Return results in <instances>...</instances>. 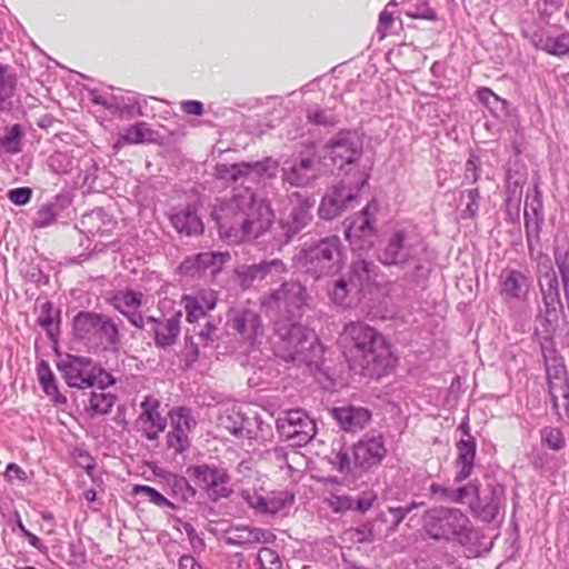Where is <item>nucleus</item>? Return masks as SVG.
Masks as SVG:
<instances>
[{
	"label": "nucleus",
	"instance_id": "53",
	"mask_svg": "<svg viewBox=\"0 0 569 569\" xmlns=\"http://www.w3.org/2000/svg\"><path fill=\"white\" fill-rule=\"evenodd\" d=\"M133 493L138 496H143L150 502L154 503L158 507H169L173 508V505L159 491L154 488L143 485H137L133 488Z\"/></svg>",
	"mask_w": 569,
	"mask_h": 569
},
{
	"label": "nucleus",
	"instance_id": "64",
	"mask_svg": "<svg viewBox=\"0 0 569 569\" xmlns=\"http://www.w3.org/2000/svg\"><path fill=\"white\" fill-rule=\"evenodd\" d=\"M180 107L187 114L202 116L204 113L203 103L198 100H184L180 103Z\"/></svg>",
	"mask_w": 569,
	"mask_h": 569
},
{
	"label": "nucleus",
	"instance_id": "19",
	"mask_svg": "<svg viewBox=\"0 0 569 569\" xmlns=\"http://www.w3.org/2000/svg\"><path fill=\"white\" fill-rule=\"evenodd\" d=\"M278 162L271 158H266L262 161L256 162H240L231 164L226 169V173L233 182H256L264 178H272L276 176Z\"/></svg>",
	"mask_w": 569,
	"mask_h": 569
},
{
	"label": "nucleus",
	"instance_id": "35",
	"mask_svg": "<svg viewBox=\"0 0 569 569\" xmlns=\"http://www.w3.org/2000/svg\"><path fill=\"white\" fill-rule=\"evenodd\" d=\"M170 221L179 233L197 236L202 233L203 223L197 211L190 207L177 210L170 216Z\"/></svg>",
	"mask_w": 569,
	"mask_h": 569
},
{
	"label": "nucleus",
	"instance_id": "2",
	"mask_svg": "<svg viewBox=\"0 0 569 569\" xmlns=\"http://www.w3.org/2000/svg\"><path fill=\"white\" fill-rule=\"evenodd\" d=\"M341 341L345 356L353 370L370 377H381L395 366L396 360L385 337L365 322L346 325Z\"/></svg>",
	"mask_w": 569,
	"mask_h": 569
},
{
	"label": "nucleus",
	"instance_id": "23",
	"mask_svg": "<svg viewBox=\"0 0 569 569\" xmlns=\"http://www.w3.org/2000/svg\"><path fill=\"white\" fill-rule=\"evenodd\" d=\"M292 196L297 199V204L292 208L288 218L280 221V227L283 232V239L280 240V243L289 242L291 238L303 230L312 219L311 209L315 202L310 201L308 198H302L297 192Z\"/></svg>",
	"mask_w": 569,
	"mask_h": 569
},
{
	"label": "nucleus",
	"instance_id": "1",
	"mask_svg": "<svg viewBox=\"0 0 569 569\" xmlns=\"http://www.w3.org/2000/svg\"><path fill=\"white\" fill-rule=\"evenodd\" d=\"M212 217L220 238L228 243L259 238L269 230L274 219L270 203L249 187L237 190L230 200L216 207Z\"/></svg>",
	"mask_w": 569,
	"mask_h": 569
},
{
	"label": "nucleus",
	"instance_id": "42",
	"mask_svg": "<svg viewBox=\"0 0 569 569\" xmlns=\"http://www.w3.org/2000/svg\"><path fill=\"white\" fill-rule=\"evenodd\" d=\"M230 258L229 252H201L194 257V266L198 270L210 269L211 274L214 276Z\"/></svg>",
	"mask_w": 569,
	"mask_h": 569
},
{
	"label": "nucleus",
	"instance_id": "5",
	"mask_svg": "<svg viewBox=\"0 0 569 569\" xmlns=\"http://www.w3.org/2000/svg\"><path fill=\"white\" fill-rule=\"evenodd\" d=\"M423 529L435 540H457L467 545L471 540L472 525L467 515L457 508L433 507L423 516Z\"/></svg>",
	"mask_w": 569,
	"mask_h": 569
},
{
	"label": "nucleus",
	"instance_id": "56",
	"mask_svg": "<svg viewBox=\"0 0 569 569\" xmlns=\"http://www.w3.org/2000/svg\"><path fill=\"white\" fill-rule=\"evenodd\" d=\"M307 118L309 122L318 126H333L337 122L336 116L323 109H308Z\"/></svg>",
	"mask_w": 569,
	"mask_h": 569
},
{
	"label": "nucleus",
	"instance_id": "34",
	"mask_svg": "<svg viewBox=\"0 0 569 569\" xmlns=\"http://www.w3.org/2000/svg\"><path fill=\"white\" fill-rule=\"evenodd\" d=\"M431 491L435 495H440L445 500L457 503L468 502L470 505V502H476L480 489L478 483L472 481L458 488L432 485Z\"/></svg>",
	"mask_w": 569,
	"mask_h": 569
},
{
	"label": "nucleus",
	"instance_id": "22",
	"mask_svg": "<svg viewBox=\"0 0 569 569\" xmlns=\"http://www.w3.org/2000/svg\"><path fill=\"white\" fill-rule=\"evenodd\" d=\"M307 293L303 286L299 282L290 281L284 282L280 289L272 292L267 301L270 307H276L279 310H284L291 316L296 313L306 305Z\"/></svg>",
	"mask_w": 569,
	"mask_h": 569
},
{
	"label": "nucleus",
	"instance_id": "63",
	"mask_svg": "<svg viewBox=\"0 0 569 569\" xmlns=\"http://www.w3.org/2000/svg\"><path fill=\"white\" fill-rule=\"evenodd\" d=\"M114 382L116 380L111 373L97 366V370L94 372V385L99 386V390L106 391V388L112 386Z\"/></svg>",
	"mask_w": 569,
	"mask_h": 569
},
{
	"label": "nucleus",
	"instance_id": "15",
	"mask_svg": "<svg viewBox=\"0 0 569 569\" xmlns=\"http://www.w3.org/2000/svg\"><path fill=\"white\" fill-rule=\"evenodd\" d=\"M58 368L69 387L84 389L94 386L97 365L90 358L68 356Z\"/></svg>",
	"mask_w": 569,
	"mask_h": 569
},
{
	"label": "nucleus",
	"instance_id": "21",
	"mask_svg": "<svg viewBox=\"0 0 569 569\" xmlns=\"http://www.w3.org/2000/svg\"><path fill=\"white\" fill-rule=\"evenodd\" d=\"M499 286L503 301L522 302L528 299L531 281L522 271L507 268L499 276Z\"/></svg>",
	"mask_w": 569,
	"mask_h": 569
},
{
	"label": "nucleus",
	"instance_id": "57",
	"mask_svg": "<svg viewBox=\"0 0 569 569\" xmlns=\"http://www.w3.org/2000/svg\"><path fill=\"white\" fill-rule=\"evenodd\" d=\"M326 502L335 512H345L355 508V500L349 496L330 495Z\"/></svg>",
	"mask_w": 569,
	"mask_h": 569
},
{
	"label": "nucleus",
	"instance_id": "25",
	"mask_svg": "<svg viewBox=\"0 0 569 569\" xmlns=\"http://www.w3.org/2000/svg\"><path fill=\"white\" fill-rule=\"evenodd\" d=\"M90 96L94 104L104 107L112 114L119 117L141 114L140 107L133 97L98 91H92Z\"/></svg>",
	"mask_w": 569,
	"mask_h": 569
},
{
	"label": "nucleus",
	"instance_id": "45",
	"mask_svg": "<svg viewBox=\"0 0 569 569\" xmlns=\"http://www.w3.org/2000/svg\"><path fill=\"white\" fill-rule=\"evenodd\" d=\"M116 396L104 390L92 391L89 399V410L94 415H107L112 409Z\"/></svg>",
	"mask_w": 569,
	"mask_h": 569
},
{
	"label": "nucleus",
	"instance_id": "60",
	"mask_svg": "<svg viewBox=\"0 0 569 569\" xmlns=\"http://www.w3.org/2000/svg\"><path fill=\"white\" fill-rule=\"evenodd\" d=\"M31 196L32 190L28 187L14 188L8 192V199L17 206L27 204L30 201Z\"/></svg>",
	"mask_w": 569,
	"mask_h": 569
},
{
	"label": "nucleus",
	"instance_id": "58",
	"mask_svg": "<svg viewBox=\"0 0 569 569\" xmlns=\"http://www.w3.org/2000/svg\"><path fill=\"white\" fill-rule=\"evenodd\" d=\"M478 100L485 104L490 110H497L499 106L503 107L506 101L499 98L493 91L489 88H480L477 91Z\"/></svg>",
	"mask_w": 569,
	"mask_h": 569
},
{
	"label": "nucleus",
	"instance_id": "9",
	"mask_svg": "<svg viewBox=\"0 0 569 569\" xmlns=\"http://www.w3.org/2000/svg\"><path fill=\"white\" fill-rule=\"evenodd\" d=\"M240 496L251 509L261 515L287 513L295 501L293 493L288 490L247 488L241 490Z\"/></svg>",
	"mask_w": 569,
	"mask_h": 569
},
{
	"label": "nucleus",
	"instance_id": "16",
	"mask_svg": "<svg viewBox=\"0 0 569 569\" xmlns=\"http://www.w3.org/2000/svg\"><path fill=\"white\" fill-rule=\"evenodd\" d=\"M368 178V174H365L356 188L345 182L335 186L332 191L322 198L319 216L326 220H331L339 216L356 199L357 193L367 183Z\"/></svg>",
	"mask_w": 569,
	"mask_h": 569
},
{
	"label": "nucleus",
	"instance_id": "54",
	"mask_svg": "<svg viewBox=\"0 0 569 569\" xmlns=\"http://www.w3.org/2000/svg\"><path fill=\"white\" fill-rule=\"evenodd\" d=\"M261 569H282V560L271 548L262 547L257 556Z\"/></svg>",
	"mask_w": 569,
	"mask_h": 569
},
{
	"label": "nucleus",
	"instance_id": "14",
	"mask_svg": "<svg viewBox=\"0 0 569 569\" xmlns=\"http://www.w3.org/2000/svg\"><path fill=\"white\" fill-rule=\"evenodd\" d=\"M373 209L376 206L368 203L359 213L345 222L346 238L355 250H362L372 244L375 237Z\"/></svg>",
	"mask_w": 569,
	"mask_h": 569
},
{
	"label": "nucleus",
	"instance_id": "43",
	"mask_svg": "<svg viewBox=\"0 0 569 569\" xmlns=\"http://www.w3.org/2000/svg\"><path fill=\"white\" fill-rule=\"evenodd\" d=\"M104 214L102 210H93L88 214H84L81 218V226L86 229V232L91 236H103L108 233L113 223L109 220L108 222L104 221Z\"/></svg>",
	"mask_w": 569,
	"mask_h": 569
},
{
	"label": "nucleus",
	"instance_id": "26",
	"mask_svg": "<svg viewBox=\"0 0 569 569\" xmlns=\"http://www.w3.org/2000/svg\"><path fill=\"white\" fill-rule=\"evenodd\" d=\"M317 177L316 162L310 158L286 161L282 168V180L291 187H307Z\"/></svg>",
	"mask_w": 569,
	"mask_h": 569
},
{
	"label": "nucleus",
	"instance_id": "59",
	"mask_svg": "<svg viewBox=\"0 0 569 569\" xmlns=\"http://www.w3.org/2000/svg\"><path fill=\"white\" fill-rule=\"evenodd\" d=\"M556 263L561 276L563 295L569 312V261L565 257H556Z\"/></svg>",
	"mask_w": 569,
	"mask_h": 569
},
{
	"label": "nucleus",
	"instance_id": "32",
	"mask_svg": "<svg viewBox=\"0 0 569 569\" xmlns=\"http://www.w3.org/2000/svg\"><path fill=\"white\" fill-rule=\"evenodd\" d=\"M332 416L343 430L350 432L363 429L371 418L369 410L353 406L335 408Z\"/></svg>",
	"mask_w": 569,
	"mask_h": 569
},
{
	"label": "nucleus",
	"instance_id": "55",
	"mask_svg": "<svg viewBox=\"0 0 569 569\" xmlns=\"http://www.w3.org/2000/svg\"><path fill=\"white\" fill-rule=\"evenodd\" d=\"M541 440L543 445L552 450H560L565 446V439L561 430L553 427H546L542 429Z\"/></svg>",
	"mask_w": 569,
	"mask_h": 569
},
{
	"label": "nucleus",
	"instance_id": "51",
	"mask_svg": "<svg viewBox=\"0 0 569 569\" xmlns=\"http://www.w3.org/2000/svg\"><path fill=\"white\" fill-rule=\"evenodd\" d=\"M461 201L466 200V207L462 210L463 219L475 218L479 211L480 192L478 188L468 189L460 194Z\"/></svg>",
	"mask_w": 569,
	"mask_h": 569
},
{
	"label": "nucleus",
	"instance_id": "38",
	"mask_svg": "<svg viewBox=\"0 0 569 569\" xmlns=\"http://www.w3.org/2000/svg\"><path fill=\"white\" fill-rule=\"evenodd\" d=\"M38 380L44 393L51 398L56 406H66L67 398L59 391L54 376L46 361H40L37 368Z\"/></svg>",
	"mask_w": 569,
	"mask_h": 569
},
{
	"label": "nucleus",
	"instance_id": "11",
	"mask_svg": "<svg viewBox=\"0 0 569 569\" xmlns=\"http://www.w3.org/2000/svg\"><path fill=\"white\" fill-rule=\"evenodd\" d=\"M362 153V141L356 132L340 131L325 147V159L342 169L345 164L356 162Z\"/></svg>",
	"mask_w": 569,
	"mask_h": 569
},
{
	"label": "nucleus",
	"instance_id": "4",
	"mask_svg": "<svg viewBox=\"0 0 569 569\" xmlns=\"http://www.w3.org/2000/svg\"><path fill=\"white\" fill-rule=\"evenodd\" d=\"M276 337L274 355L284 361L312 362L320 351L316 332L300 323L278 322Z\"/></svg>",
	"mask_w": 569,
	"mask_h": 569
},
{
	"label": "nucleus",
	"instance_id": "47",
	"mask_svg": "<svg viewBox=\"0 0 569 569\" xmlns=\"http://www.w3.org/2000/svg\"><path fill=\"white\" fill-rule=\"evenodd\" d=\"M262 261L257 264H251L247 267H241L237 269V277L239 279V283L242 288H250L256 283H260L263 281L262 278Z\"/></svg>",
	"mask_w": 569,
	"mask_h": 569
},
{
	"label": "nucleus",
	"instance_id": "37",
	"mask_svg": "<svg viewBox=\"0 0 569 569\" xmlns=\"http://www.w3.org/2000/svg\"><path fill=\"white\" fill-rule=\"evenodd\" d=\"M375 263L366 260H356L351 264L348 281L359 292L366 289L375 279Z\"/></svg>",
	"mask_w": 569,
	"mask_h": 569
},
{
	"label": "nucleus",
	"instance_id": "61",
	"mask_svg": "<svg viewBox=\"0 0 569 569\" xmlns=\"http://www.w3.org/2000/svg\"><path fill=\"white\" fill-rule=\"evenodd\" d=\"M377 499V495L372 490H366L360 493L358 499L355 501L356 509L362 512L369 510Z\"/></svg>",
	"mask_w": 569,
	"mask_h": 569
},
{
	"label": "nucleus",
	"instance_id": "50",
	"mask_svg": "<svg viewBox=\"0 0 569 569\" xmlns=\"http://www.w3.org/2000/svg\"><path fill=\"white\" fill-rule=\"evenodd\" d=\"M22 132L19 124H13L7 133L0 138V147L7 153H18L21 150Z\"/></svg>",
	"mask_w": 569,
	"mask_h": 569
},
{
	"label": "nucleus",
	"instance_id": "3",
	"mask_svg": "<svg viewBox=\"0 0 569 569\" xmlns=\"http://www.w3.org/2000/svg\"><path fill=\"white\" fill-rule=\"evenodd\" d=\"M387 455L380 433H366L352 448L339 445L331 456L332 466L342 475H352L356 469L368 470L379 465Z\"/></svg>",
	"mask_w": 569,
	"mask_h": 569
},
{
	"label": "nucleus",
	"instance_id": "10",
	"mask_svg": "<svg viewBox=\"0 0 569 569\" xmlns=\"http://www.w3.org/2000/svg\"><path fill=\"white\" fill-rule=\"evenodd\" d=\"M276 426L281 437L292 441V445L298 447L309 443L317 433L315 420L301 409H292L281 413L277 418Z\"/></svg>",
	"mask_w": 569,
	"mask_h": 569
},
{
	"label": "nucleus",
	"instance_id": "30",
	"mask_svg": "<svg viewBox=\"0 0 569 569\" xmlns=\"http://www.w3.org/2000/svg\"><path fill=\"white\" fill-rule=\"evenodd\" d=\"M533 46L555 57L569 56V32L552 34L548 31H537L532 36Z\"/></svg>",
	"mask_w": 569,
	"mask_h": 569
},
{
	"label": "nucleus",
	"instance_id": "29",
	"mask_svg": "<svg viewBox=\"0 0 569 569\" xmlns=\"http://www.w3.org/2000/svg\"><path fill=\"white\" fill-rule=\"evenodd\" d=\"M143 295L133 290L119 291L113 298L114 307L137 328H144V319L139 312Z\"/></svg>",
	"mask_w": 569,
	"mask_h": 569
},
{
	"label": "nucleus",
	"instance_id": "62",
	"mask_svg": "<svg viewBox=\"0 0 569 569\" xmlns=\"http://www.w3.org/2000/svg\"><path fill=\"white\" fill-rule=\"evenodd\" d=\"M4 476L9 481L17 479L20 482H27L29 480L27 472L20 466L13 462L7 466Z\"/></svg>",
	"mask_w": 569,
	"mask_h": 569
},
{
	"label": "nucleus",
	"instance_id": "40",
	"mask_svg": "<svg viewBox=\"0 0 569 569\" xmlns=\"http://www.w3.org/2000/svg\"><path fill=\"white\" fill-rule=\"evenodd\" d=\"M123 140L129 144L152 143L158 139V132L144 121L136 122L123 130Z\"/></svg>",
	"mask_w": 569,
	"mask_h": 569
},
{
	"label": "nucleus",
	"instance_id": "44",
	"mask_svg": "<svg viewBox=\"0 0 569 569\" xmlns=\"http://www.w3.org/2000/svg\"><path fill=\"white\" fill-rule=\"evenodd\" d=\"M403 4V12L406 16L412 19H425V20H435L436 12L431 9L425 0H417L416 2H405L403 0H391L389 6L391 4Z\"/></svg>",
	"mask_w": 569,
	"mask_h": 569
},
{
	"label": "nucleus",
	"instance_id": "33",
	"mask_svg": "<svg viewBox=\"0 0 569 569\" xmlns=\"http://www.w3.org/2000/svg\"><path fill=\"white\" fill-rule=\"evenodd\" d=\"M231 327L251 346L259 342L258 338L262 335L260 317L251 310L238 313L232 319Z\"/></svg>",
	"mask_w": 569,
	"mask_h": 569
},
{
	"label": "nucleus",
	"instance_id": "17",
	"mask_svg": "<svg viewBox=\"0 0 569 569\" xmlns=\"http://www.w3.org/2000/svg\"><path fill=\"white\" fill-rule=\"evenodd\" d=\"M160 407V400L154 396H146L140 403L136 427L148 440H157L167 427V419L162 416Z\"/></svg>",
	"mask_w": 569,
	"mask_h": 569
},
{
	"label": "nucleus",
	"instance_id": "52",
	"mask_svg": "<svg viewBox=\"0 0 569 569\" xmlns=\"http://www.w3.org/2000/svg\"><path fill=\"white\" fill-rule=\"evenodd\" d=\"M262 278L266 283H272L281 280L282 276L287 272L284 263L279 259L262 261Z\"/></svg>",
	"mask_w": 569,
	"mask_h": 569
},
{
	"label": "nucleus",
	"instance_id": "20",
	"mask_svg": "<svg viewBox=\"0 0 569 569\" xmlns=\"http://www.w3.org/2000/svg\"><path fill=\"white\" fill-rule=\"evenodd\" d=\"M506 503V488L500 483H489L479 492L476 502L470 508L485 521L493 520Z\"/></svg>",
	"mask_w": 569,
	"mask_h": 569
},
{
	"label": "nucleus",
	"instance_id": "6",
	"mask_svg": "<svg viewBox=\"0 0 569 569\" xmlns=\"http://www.w3.org/2000/svg\"><path fill=\"white\" fill-rule=\"evenodd\" d=\"M73 331L88 347L117 350L120 342L118 325L99 313L79 312L73 319Z\"/></svg>",
	"mask_w": 569,
	"mask_h": 569
},
{
	"label": "nucleus",
	"instance_id": "13",
	"mask_svg": "<svg viewBox=\"0 0 569 569\" xmlns=\"http://www.w3.org/2000/svg\"><path fill=\"white\" fill-rule=\"evenodd\" d=\"M188 473L197 480L212 500L228 497L231 493L230 477L222 468L199 465L188 468Z\"/></svg>",
	"mask_w": 569,
	"mask_h": 569
},
{
	"label": "nucleus",
	"instance_id": "41",
	"mask_svg": "<svg viewBox=\"0 0 569 569\" xmlns=\"http://www.w3.org/2000/svg\"><path fill=\"white\" fill-rule=\"evenodd\" d=\"M523 217L526 228H529L532 222L539 224L543 221L542 193L538 186H535L531 196H527Z\"/></svg>",
	"mask_w": 569,
	"mask_h": 569
},
{
	"label": "nucleus",
	"instance_id": "46",
	"mask_svg": "<svg viewBox=\"0 0 569 569\" xmlns=\"http://www.w3.org/2000/svg\"><path fill=\"white\" fill-rule=\"evenodd\" d=\"M61 211L58 200L43 203L36 212L33 224L37 228H47L54 223Z\"/></svg>",
	"mask_w": 569,
	"mask_h": 569
},
{
	"label": "nucleus",
	"instance_id": "18",
	"mask_svg": "<svg viewBox=\"0 0 569 569\" xmlns=\"http://www.w3.org/2000/svg\"><path fill=\"white\" fill-rule=\"evenodd\" d=\"M172 430L168 435V446L177 452H183L190 446L189 435L197 426L192 411L186 407H178L170 411Z\"/></svg>",
	"mask_w": 569,
	"mask_h": 569
},
{
	"label": "nucleus",
	"instance_id": "8",
	"mask_svg": "<svg viewBox=\"0 0 569 569\" xmlns=\"http://www.w3.org/2000/svg\"><path fill=\"white\" fill-rule=\"evenodd\" d=\"M417 253L412 228L399 227L387 237L378 252V260L385 266H405L413 261Z\"/></svg>",
	"mask_w": 569,
	"mask_h": 569
},
{
	"label": "nucleus",
	"instance_id": "27",
	"mask_svg": "<svg viewBox=\"0 0 569 569\" xmlns=\"http://www.w3.org/2000/svg\"><path fill=\"white\" fill-rule=\"evenodd\" d=\"M217 300V292L212 289H200L193 295H184L182 302L184 303L187 320L196 322L203 318L207 312L214 309Z\"/></svg>",
	"mask_w": 569,
	"mask_h": 569
},
{
	"label": "nucleus",
	"instance_id": "49",
	"mask_svg": "<svg viewBox=\"0 0 569 569\" xmlns=\"http://www.w3.org/2000/svg\"><path fill=\"white\" fill-rule=\"evenodd\" d=\"M356 292L351 283L346 278L338 279L329 291V296L337 306L346 307L349 305L350 293Z\"/></svg>",
	"mask_w": 569,
	"mask_h": 569
},
{
	"label": "nucleus",
	"instance_id": "48",
	"mask_svg": "<svg viewBox=\"0 0 569 569\" xmlns=\"http://www.w3.org/2000/svg\"><path fill=\"white\" fill-rule=\"evenodd\" d=\"M246 417L234 408L226 409L219 417L220 426L236 437H238Z\"/></svg>",
	"mask_w": 569,
	"mask_h": 569
},
{
	"label": "nucleus",
	"instance_id": "36",
	"mask_svg": "<svg viewBox=\"0 0 569 569\" xmlns=\"http://www.w3.org/2000/svg\"><path fill=\"white\" fill-rule=\"evenodd\" d=\"M273 437L272 428L270 425L264 423L258 417H246L241 431L238 435L240 439H247L249 441H256L260 445L270 442Z\"/></svg>",
	"mask_w": 569,
	"mask_h": 569
},
{
	"label": "nucleus",
	"instance_id": "39",
	"mask_svg": "<svg viewBox=\"0 0 569 569\" xmlns=\"http://www.w3.org/2000/svg\"><path fill=\"white\" fill-rule=\"evenodd\" d=\"M17 74L14 69L0 62V111L11 107V99L17 87Z\"/></svg>",
	"mask_w": 569,
	"mask_h": 569
},
{
	"label": "nucleus",
	"instance_id": "28",
	"mask_svg": "<svg viewBox=\"0 0 569 569\" xmlns=\"http://www.w3.org/2000/svg\"><path fill=\"white\" fill-rule=\"evenodd\" d=\"M144 323L150 327V330L154 336V342L160 348L173 345L180 332L179 315L172 316L168 319L147 317L144 319Z\"/></svg>",
	"mask_w": 569,
	"mask_h": 569
},
{
	"label": "nucleus",
	"instance_id": "24",
	"mask_svg": "<svg viewBox=\"0 0 569 569\" xmlns=\"http://www.w3.org/2000/svg\"><path fill=\"white\" fill-rule=\"evenodd\" d=\"M274 535L268 530L249 526H230L223 530L221 540L230 546L246 547L256 543H269Z\"/></svg>",
	"mask_w": 569,
	"mask_h": 569
},
{
	"label": "nucleus",
	"instance_id": "31",
	"mask_svg": "<svg viewBox=\"0 0 569 569\" xmlns=\"http://www.w3.org/2000/svg\"><path fill=\"white\" fill-rule=\"evenodd\" d=\"M476 449L477 445L473 437H469V439L461 438L457 442L455 482H462L470 477L475 467Z\"/></svg>",
	"mask_w": 569,
	"mask_h": 569
},
{
	"label": "nucleus",
	"instance_id": "12",
	"mask_svg": "<svg viewBox=\"0 0 569 569\" xmlns=\"http://www.w3.org/2000/svg\"><path fill=\"white\" fill-rule=\"evenodd\" d=\"M538 286L546 307V315L550 318L552 315L557 317V312L561 310L562 303L560 299V286L557 272L549 258L540 259L537 271ZM550 321V319H548Z\"/></svg>",
	"mask_w": 569,
	"mask_h": 569
},
{
	"label": "nucleus",
	"instance_id": "7",
	"mask_svg": "<svg viewBox=\"0 0 569 569\" xmlns=\"http://www.w3.org/2000/svg\"><path fill=\"white\" fill-rule=\"evenodd\" d=\"M295 259L299 267L316 278L333 274L342 267L341 241L337 236L327 237L300 250Z\"/></svg>",
	"mask_w": 569,
	"mask_h": 569
}]
</instances>
